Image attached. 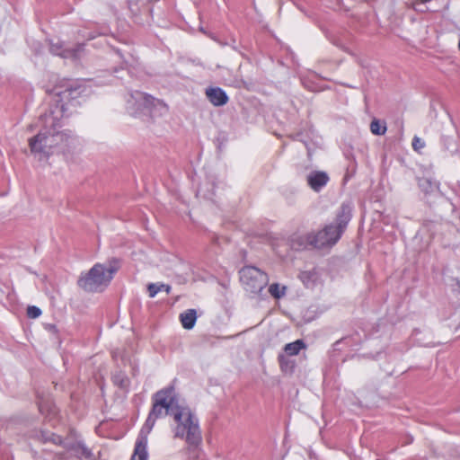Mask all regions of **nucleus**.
<instances>
[{
  "label": "nucleus",
  "instance_id": "17",
  "mask_svg": "<svg viewBox=\"0 0 460 460\" xmlns=\"http://www.w3.org/2000/svg\"><path fill=\"white\" fill-rule=\"evenodd\" d=\"M147 290L150 297H155L157 293L160 291H165L166 294H169L171 292V287L166 284H156V283H150L147 286Z\"/></svg>",
  "mask_w": 460,
  "mask_h": 460
},
{
  "label": "nucleus",
  "instance_id": "6",
  "mask_svg": "<svg viewBox=\"0 0 460 460\" xmlns=\"http://www.w3.org/2000/svg\"><path fill=\"white\" fill-rule=\"evenodd\" d=\"M329 175L323 171H312L306 176L308 186L316 192L325 187L329 181Z\"/></svg>",
  "mask_w": 460,
  "mask_h": 460
},
{
  "label": "nucleus",
  "instance_id": "23",
  "mask_svg": "<svg viewBox=\"0 0 460 460\" xmlns=\"http://www.w3.org/2000/svg\"><path fill=\"white\" fill-rule=\"evenodd\" d=\"M117 54L122 59L120 66L121 69L128 68V66H133L137 63V60L131 55L128 58H125L119 50H117Z\"/></svg>",
  "mask_w": 460,
  "mask_h": 460
},
{
  "label": "nucleus",
  "instance_id": "8",
  "mask_svg": "<svg viewBox=\"0 0 460 460\" xmlns=\"http://www.w3.org/2000/svg\"><path fill=\"white\" fill-rule=\"evenodd\" d=\"M206 96L208 100L217 107L223 106L227 103L228 96L225 90L220 87H208L206 89Z\"/></svg>",
  "mask_w": 460,
  "mask_h": 460
},
{
  "label": "nucleus",
  "instance_id": "16",
  "mask_svg": "<svg viewBox=\"0 0 460 460\" xmlns=\"http://www.w3.org/2000/svg\"><path fill=\"white\" fill-rule=\"evenodd\" d=\"M305 348V344L302 340H296L294 342H290L285 345L284 351L288 356L297 355L302 349Z\"/></svg>",
  "mask_w": 460,
  "mask_h": 460
},
{
  "label": "nucleus",
  "instance_id": "24",
  "mask_svg": "<svg viewBox=\"0 0 460 460\" xmlns=\"http://www.w3.org/2000/svg\"><path fill=\"white\" fill-rule=\"evenodd\" d=\"M442 142H443L444 147L447 150L450 151L451 153H453L454 151L456 150L457 145L452 137H443Z\"/></svg>",
  "mask_w": 460,
  "mask_h": 460
},
{
  "label": "nucleus",
  "instance_id": "7",
  "mask_svg": "<svg viewBox=\"0 0 460 460\" xmlns=\"http://www.w3.org/2000/svg\"><path fill=\"white\" fill-rule=\"evenodd\" d=\"M84 91L85 89L77 82H73L57 94L60 97V102L67 103L76 100Z\"/></svg>",
  "mask_w": 460,
  "mask_h": 460
},
{
  "label": "nucleus",
  "instance_id": "9",
  "mask_svg": "<svg viewBox=\"0 0 460 460\" xmlns=\"http://www.w3.org/2000/svg\"><path fill=\"white\" fill-rule=\"evenodd\" d=\"M305 240L307 244L314 247V248H323L326 246H330L328 243V239L326 237V233L323 230L318 231L317 233H308L305 235Z\"/></svg>",
  "mask_w": 460,
  "mask_h": 460
},
{
  "label": "nucleus",
  "instance_id": "10",
  "mask_svg": "<svg viewBox=\"0 0 460 460\" xmlns=\"http://www.w3.org/2000/svg\"><path fill=\"white\" fill-rule=\"evenodd\" d=\"M352 217V208L349 204L343 203L336 216V223L334 224L337 227L341 230H345L349 222Z\"/></svg>",
  "mask_w": 460,
  "mask_h": 460
},
{
  "label": "nucleus",
  "instance_id": "1",
  "mask_svg": "<svg viewBox=\"0 0 460 460\" xmlns=\"http://www.w3.org/2000/svg\"><path fill=\"white\" fill-rule=\"evenodd\" d=\"M153 406L137 439L146 441L158 418L172 415L177 423L175 437L184 438L189 445L197 446L201 441L199 420L188 407L178 404L173 386L159 390L153 396Z\"/></svg>",
  "mask_w": 460,
  "mask_h": 460
},
{
  "label": "nucleus",
  "instance_id": "30",
  "mask_svg": "<svg viewBox=\"0 0 460 460\" xmlns=\"http://www.w3.org/2000/svg\"><path fill=\"white\" fill-rule=\"evenodd\" d=\"M279 360H281L282 358H284V356L279 355Z\"/></svg>",
  "mask_w": 460,
  "mask_h": 460
},
{
  "label": "nucleus",
  "instance_id": "5",
  "mask_svg": "<svg viewBox=\"0 0 460 460\" xmlns=\"http://www.w3.org/2000/svg\"><path fill=\"white\" fill-rule=\"evenodd\" d=\"M128 109H132V114L137 116L141 113L153 111V109L156 106H160L164 111H167V105L161 100L155 99L150 94L145 93L140 91H135L130 93V97L128 100Z\"/></svg>",
  "mask_w": 460,
  "mask_h": 460
},
{
  "label": "nucleus",
  "instance_id": "31",
  "mask_svg": "<svg viewBox=\"0 0 460 460\" xmlns=\"http://www.w3.org/2000/svg\"><path fill=\"white\" fill-rule=\"evenodd\" d=\"M457 286L460 288V280H457Z\"/></svg>",
  "mask_w": 460,
  "mask_h": 460
},
{
  "label": "nucleus",
  "instance_id": "19",
  "mask_svg": "<svg viewBox=\"0 0 460 460\" xmlns=\"http://www.w3.org/2000/svg\"><path fill=\"white\" fill-rule=\"evenodd\" d=\"M114 385L119 388L126 389L129 385V379L123 372H118L112 376Z\"/></svg>",
  "mask_w": 460,
  "mask_h": 460
},
{
  "label": "nucleus",
  "instance_id": "28",
  "mask_svg": "<svg viewBox=\"0 0 460 460\" xmlns=\"http://www.w3.org/2000/svg\"><path fill=\"white\" fill-rule=\"evenodd\" d=\"M308 273L306 272H303L300 276L301 279L304 281L305 280V277L307 276Z\"/></svg>",
  "mask_w": 460,
  "mask_h": 460
},
{
  "label": "nucleus",
  "instance_id": "15",
  "mask_svg": "<svg viewBox=\"0 0 460 460\" xmlns=\"http://www.w3.org/2000/svg\"><path fill=\"white\" fill-rule=\"evenodd\" d=\"M131 460H147V451H146V441L138 440L136 442L134 454Z\"/></svg>",
  "mask_w": 460,
  "mask_h": 460
},
{
  "label": "nucleus",
  "instance_id": "21",
  "mask_svg": "<svg viewBox=\"0 0 460 460\" xmlns=\"http://www.w3.org/2000/svg\"><path fill=\"white\" fill-rule=\"evenodd\" d=\"M270 294L279 299L285 296L286 294V287H280L278 283H273L269 287Z\"/></svg>",
  "mask_w": 460,
  "mask_h": 460
},
{
  "label": "nucleus",
  "instance_id": "26",
  "mask_svg": "<svg viewBox=\"0 0 460 460\" xmlns=\"http://www.w3.org/2000/svg\"><path fill=\"white\" fill-rule=\"evenodd\" d=\"M425 146V142L418 137H414L413 139H412V147L415 151H420V149H422L423 147Z\"/></svg>",
  "mask_w": 460,
  "mask_h": 460
},
{
  "label": "nucleus",
  "instance_id": "22",
  "mask_svg": "<svg viewBox=\"0 0 460 460\" xmlns=\"http://www.w3.org/2000/svg\"><path fill=\"white\" fill-rule=\"evenodd\" d=\"M50 51L54 55L61 56L63 58H67V51L63 49V44L61 42L50 43Z\"/></svg>",
  "mask_w": 460,
  "mask_h": 460
},
{
  "label": "nucleus",
  "instance_id": "2",
  "mask_svg": "<svg viewBox=\"0 0 460 460\" xmlns=\"http://www.w3.org/2000/svg\"><path fill=\"white\" fill-rule=\"evenodd\" d=\"M66 108L62 103L60 109L50 110L40 116V130L29 139L31 154L40 160L48 159L56 152H65L74 141L71 131H59L61 128L60 118L65 115Z\"/></svg>",
  "mask_w": 460,
  "mask_h": 460
},
{
  "label": "nucleus",
  "instance_id": "13",
  "mask_svg": "<svg viewBox=\"0 0 460 460\" xmlns=\"http://www.w3.org/2000/svg\"><path fill=\"white\" fill-rule=\"evenodd\" d=\"M36 438L42 443H52L54 445H61L63 442L60 436L46 430L38 431Z\"/></svg>",
  "mask_w": 460,
  "mask_h": 460
},
{
  "label": "nucleus",
  "instance_id": "14",
  "mask_svg": "<svg viewBox=\"0 0 460 460\" xmlns=\"http://www.w3.org/2000/svg\"><path fill=\"white\" fill-rule=\"evenodd\" d=\"M71 450L80 459L93 460V456L92 451L84 443L78 442V443L73 445V447H71Z\"/></svg>",
  "mask_w": 460,
  "mask_h": 460
},
{
  "label": "nucleus",
  "instance_id": "18",
  "mask_svg": "<svg viewBox=\"0 0 460 460\" xmlns=\"http://www.w3.org/2000/svg\"><path fill=\"white\" fill-rule=\"evenodd\" d=\"M39 410L42 414L46 415H55L56 414V407L55 405L49 402V400H40L38 402Z\"/></svg>",
  "mask_w": 460,
  "mask_h": 460
},
{
  "label": "nucleus",
  "instance_id": "20",
  "mask_svg": "<svg viewBox=\"0 0 460 460\" xmlns=\"http://www.w3.org/2000/svg\"><path fill=\"white\" fill-rule=\"evenodd\" d=\"M370 130L374 135L382 136L386 132V126L385 124H381L378 119H375L370 123Z\"/></svg>",
  "mask_w": 460,
  "mask_h": 460
},
{
  "label": "nucleus",
  "instance_id": "12",
  "mask_svg": "<svg viewBox=\"0 0 460 460\" xmlns=\"http://www.w3.org/2000/svg\"><path fill=\"white\" fill-rule=\"evenodd\" d=\"M323 230L324 233H326V237L330 246L335 244L344 232L343 230L337 227L334 224L326 226Z\"/></svg>",
  "mask_w": 460,
  "mask_h": 460
},
{
  "label": "nucleus",
  "instance_id": "3",
  "mask_svg": "<svg viewBox=\"0 0 460 460\" xmlns=\"http://www.w3.org/2000/svg\"><path fill=\"white\" fill-rule=\"evenodd\" d=\"M119 267V261L116 259L110 261L108 268L96 263L87 273L81 275L78 286L87 292H101L110 284Z\"/></svg>",
  "mask_w": 460,
  "mask_h": 460
},
{
  "label": "nucleus",
  "instance_id": "4",
  "mask_svg": "<svg viewBox=\"0 0 460 460\" xmlns=\"http://www.w3.org/2000/svg\"><path fill=\"white\" fill-rule=\"evenodd\" d=\"M240 281L251 295H259L269 283L268 275L254 266H244L239 270Z\"/></svg>",
  "mask_w": 460,
  "mask_h": 460
},
{
  "label": "nucleus",
  "instance_id": "25",
  "mask_svg": "<svg viewBox=\"0 0 460 460\" xmlns=\"http://www.w3.org/2000/svg\"><path fill=\"white\" fill-rule=\"evenodd\" d=\"M41 310L38 306L35 305H30L27 308V315L30 318L35 319L41 315Z\"/></svg>",
  "mask_w": 460,
  "mask_h": 460
},
{
  "label": "nucleus",
  "instance_id": "29",
  "mask_svg": "<svg viewBox=\"0 0 460 460\" xmlns=\"http://www.w3.org/2000/svg\"><path fill=\"white\" fill-rule=\"evenodd\" d=\"M40 146H47V143L46 142H42L40 144Z\"/></svg>",
  "mask_w": 460,
  "mask_h": 460
},
{
  "label": "nucleus",
  "instance_id": "11",
  "mask_svg": "<svg viewBox=\"0 0 460 460\" xmlns=\"http://www.w3.org/2000/svg\"><path fill=\"white\" fill-rule=\"evenodd\" d=\"M181 325L186 330H190L194 327L197 320V312L195 309H188L180 314Z\"/></svg>",
  "mask_w": 460,
  "mask_h": 460
},
{
  "label": "nucleus",
  "instance_id": "27",
  "mask_svg": "<svg viewBox=\"0 0 460 460\" xmlns=\"http://www.w3.org/2000/svg\"><path fill=\"white\" fill-rule=\"evenodd\" d=\"M346 340H347V338H342V339H341V340L337 341L332 345V347H333V350H340V347H339V346H340L341 343H343Z\"/></svg>",
  "mask_w": 460,
  "mask_h": 460
}]
</instances>
